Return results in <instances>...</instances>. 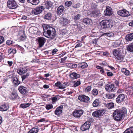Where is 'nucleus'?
Instances as JSON below:
<instances>
[{"mask_svg":"<svg viewBox=\"0 0 133 133\" xmlns=\"http://www.w3.org/2000/svg\"><path fill=\"white\" fill-rule=\"evenodd\" d=\"M106 97L109 99H112L115 97V95L113 94H106L105 96Z\"/></svg>","mask_w":133,"mask_h":133,"instance_id":"4c0bfd02","label":"nucleus"},{"mask_svg":"<svg viewBox=\"0 0 133 133\" xmlns=\"http://www.w3.org/2000/svg\"><path fill=\"white\" fill-rule=\"evenodd\" d=\"M123 133H133V127H131L126 130Z\"/></svg>","mask_w":133,"mask_h":133,"instance_id":"c9c22d12","label":"nucleus"},{"mask_svg":"<svg viewBox=\"0 0 133 133\" xmlns=\"http://www.w3.org/2000/svg\"><path fill=\"white\" fill-rule=\"evenodd\" d=\"M105 88V90L109 92L114 91L116 88L114 84H107Z\"/></svg>","mask_w":133,"mask_h":133,"instance_id":"6e6552de","label":"nucleus"},{"mask_svg":"<svg viewBox=\"0 0 133 133\" xmlns=\"http://www.w3.org/2000/svg\"><path fill=\"white\" fill-rule=\"evenodd\" d=\"M13 83L15 85H16L17 84V77H14L12 80Z\"/></svg>","mask_w":133,"mask_h":133,"instance_id":"603ef678","label":"nucleus"},{"mask_svg":"<svg viewBox=\"0 0 133 133\" xmlns=\"http://www.w3.org/2000/svg\"><path fill=\"white\" fill-rule=\"evenodd\" d=\"M44 35L51 39H54L56 35V31L55 29L52 27L47 28L45 30L44 29Z\"/></svg>","mask_w":133,"mask_h":133,"instance_id":"f03ea898","label":"nucleus"},{"mask_svg":"<svg viewBox=\"0 0 133 133\" xmlns=\"http://www.w3.org/2000/svg\"><path fill=\"white\" fill-rule=\"evenodd\" d=\"M18 4L20 5H22L25 2V0H18Z\"/></svg>","mask_w":133,"mask_h":133,"instance_id":"6e6d98bb","label":"nucleus"},{"mask_svg":"<svg viewBox=\"0 0 133 133\" xmlns=\"http://www.w3.org/2000/svg\"><path fill=\"white\" fill-rule=\"evenodd\" d=\"M125 96L124 94H120L118 95L116 99V101L118 103H120L124 101Z\"/></svg>","mask_w":133,"mask_h":133,"instance_id":"4468645a","label":"nucleus"},{"mask_svg":"<svg viewBox=\"0 0 133 133\" xmlns=\"http://www.w3.org/2000/svg\"><path fill=\"white\" fill-rule=\"evenodd\" d=\"M58 50L56 49H55L52 51V55H54L55 54L56 52Z\"/></svg>","mask_w":133,"mask_h":133,"instance_id":"0e129e2a","label":"nucleus"},{"mask_svg":"<svg viewBox=\"0 0 133 133\" xmlns=\"http://www.w3.org/2000/svg\"><path fill=\"white\" fill-rule=\"evenodd\" d=\"M52 17V14L50 12H49L45 15L44 18L48 21L51 20Z\"/></svg>","mask_w":133,"mask_h":133,"instance_id":"5701e85b","label":"nucleus"},{"mask_svg":"<svg viewBox=\"0 0 133 133\" xmlns=\"http://www.w3.org/2000/svg\"><path fill=\"white\" fill-rule=\"evenodd\" d=\"M16 93L14 92H12L11 96V99L13 100H14L16 98Z\"/></svg>","mask_w":133,"mask_h":133,"instance_id":"3c124183","label":"nucleus"},{"mask_svg":"<svg viewBox=\"0 0 133 133\" xmlns=\"http://www.w3.org/2000/svg\"><path fill=\"white\" fill-rule=\"evenodd\" d=\"M29 74L27 73L26 75H23L21 76L22 81H23L29 76Z\"/></svg>","mask_w":133,"mask_h":133,"instance_id":"09e8293b","label":"nucleus"},{"mask_svg":"<svg viewBox=\"0 0 133 133\" xmlns=\"http://www.w3.org/2000/svg\"><path fill=\"white\" fill-rule=\"evenodd\" d=\"M104 35H106L109 37H111L114 36V34L112 32L105 33L103 34Z\"/></svg>","mask_w":133,"mask_h":133,"instance_id":"37998d69","label":"nucleus"},{"mask_svg":"<svg viewBox=\"0 0 133 133\" xmlns=\"http://www.w3.org/2000/svg\"><path fill=\"white\" fill-rule=\"evenodd\" d=\"M72 4V2L70 1H67L65 3V5L68 7H69Z\"/></svg>","mask_w":133,"mask_h":133,"instance_id":"8fccbe9b","label":"nucleus"},{"mask_svg":"<svg viewBox=\"0 0 133 133\" xmlns=\"http://www.w3.org/2000/svg\"><path fill=\"white\" fill-rule=\"evenodd\" d=\"M26 69L25 68H21L17 71V72L20 75L25 73L26 72Z\"/></svg>","mask_w":133,"mask_h":133,"instance_id":"2f4dec72","label":"nucleus"},{"mask_svg":"<svg viewBox=\"0 0 133 133\" xmlns=\"http://www.w3.org/2000/svg\"><path fill=\"white\" fill-rule=\"evenodd\" d=\"M4 41V38L2 36H0V44L2 43Z\"/></svg>","mask_w":133,"mask_h":133,"instance_id":"052dcab7","label":"nucleus"},{"mask_svg":"<svg viewBox=\"0 0 133 133\" xmlns=\"http://www.w3.org/2000/svg\"><path fill=\"white\" fill-rule=\"evenodd\" d=\"M104 83V81L101 79L99 83V84L101 86H102Z\"/></svg>","mask_w":133,"mask_h":133,"instance_id":"13d9d810","label":"nucleus"},{"mask_svg":"<svg viewBox=\"0 0 133 133\" xmlns=\"http://www.w3.org/2000/svg\"><path fill=\"white\" fill-rule=\"evenodd\" d=\"M18 90L21 94H25L27 93V88L23 86H20L18 88Z\"/></svg>","mask_w":133,"mask_h":133,"instance_id":"f3484780","label":"nucleus"},{"mask_svg":"<svg viewBox=\"0 0 133 133\" xmlns=\"http://www.w3.org/2000/svg\"><path fill=\"white\" fill-rule=\"evenodd\" d=\"M121 51L120 49L118 48L114 50L113 54L116 59L118 60H122L123 59L124 57L121 55Z\"/></svg>","mask_w":133,"mask_h":133,"instance_id":"20e7f679","label":"nucleus"},{"mask_svg":"<svg viewBox=\"0 0 133 133\" xmlns=\"http://www.w3.org/2000/svg\"><path fill=\"white\" fill-rule=\"evenodd\" d=\"M64 10V7L63 5H60L58 8L57 10V13L59 15L62 14Z\"/></svg>","mask_w":133,"mask_h":133,"instance_id":"a211bd4d","label":"nucleus"},{"mask_svg":"<svg viewBox=\"0 0 133 133\" xmlns=\"http://www.w3.org/2000/svg\"><path fill=\"white\" fill-rule=\"evenodd\" d=\"M127 115V109L123 107L121 109H116L113 113L114 119L116 121H119Z\"/></svg>","mask_w":133,"mask_h":133,"instance_id":"f257e3e1","label":"nucleus"},{"mask_svg":"<svg viewBox=\"0 0 133 133\" xmlns=\"http://www.w3.org/2000/svg\"><path fill=\"white\" fill-rule=\"evenodd\" d=\"M44 8L43 6L37 7L32 10V14L35 15L39 14L42 12Z\"/></svg>","mask_w":133,"mask_h":133,"instance_id":"0eeeda50","label":"nucleus"},{"mask_svg":"<svg viewBox=\"0 0 133 133\" xmlns=\"http://www.w3.org/2000/svg\"><path fill=\"white\" fill-rule=\"evenodd\" d=\"M17 30L19 31V32L18 33V35H23L24 34L23 28V27L21 26H18L17 27Z\"/></svg>","mask_w":133,"mask_h":133,"instance_id":"473e14b6","label":"nucleus"},{"mask_svg":"<svg viewBox=\"0 0 133 133\" xmlns=\"http://www.w3.org/2000/svg\"><path fill=\"white\" fill-rule=\"evenodd\" d=\"M81 15L79 14H77L75 16L74 18V19L75 21L79 20L81 18Z\"/></svg>","mask_w":133,"mask_h":133,"instance_id":"c03bdc74","label":"nucleus"},{"mask_svg":"<svg viewBox=\"0 0 133 133\" xmlns=\"http://www.w3.org/2000/svg\"><path fill=\"white\" fill-rule=\"evenodd\" d=\"M91 87L90 86L87 87L85 89V92H88L90 91L91 90Z\"/></svg>","mask_w":133,"mask_h":133,"instance_id":"864d4df0","label":"nucleus"},{"mask_svg":"<svg viewBox=\"0 0 133 133\" xmlns=\"http://www.w3.org/2000/svg\"><path fill=\"white\" fill-rule=\"evenodd\" d=\"M63 108V107L62 105L56 108L55 112V114L57 115H60L62 113Z\"/></svg>","mask_w":133,"mask_h":133,"instance_id":"aec40b11","label":"nucleus"},{"mask_svg":"<svg viewBox=\"0 0 133 133\" xmlns=\"http://www.w3.org/2000/svg\"><path fill=\"white\" fill-rule=\"evenodd\" d=\"M67 58V57H65L64 58H61V61L60 62V63H63L64 61Z\"/></svg>","mask_w":133,"mask_h":133,"instance_id":"680f3d73","label":"nucleus"},{"mask_svg":"<svg viewBox=\"0 0 133 133\" xmlns=\"http://www.w3.org/2000/svg\"><path fill=\"white\" fill-rule=\"evenodd\" d=\"M125 39L128 41H131L133 39V33L127 35L125 37Z\"/></svg>","mask_w":133,"mask_h":133,"instance_id":"4be33fe9","label":"nucleus"},{"mask_svg":"<svg viewBox=\"0 0 133 133\" xmlns=\"http://www.w3.org/2000/svg\"><path fill=\"white\" fill-rule=\"evenodd\" d=\"M16 2L14 0H8V6L11 9H15L17 7Z\"/></svg>","mask_w":133,"mask_h":133,"instance_id":"9d476101","label":"nucleus"},{"mask_svg":"<svg viewBox=\"0 0 133 133\" xmlns=\"http://www.w3.org/2000/svg\"><path fill=\"white\" fill-rule=\"evenodd\" d=\"M46 8L48 9H49L52 6V3L51 2H47L45 4Z\"/></svg>","mask_w":133,"mask_h":133,"instance_id":"f704fd0d","label":"nucleus"},{"mask_svg":"<svg viewBox=\"0 0 133 133\" xmlns=\"http://www.w3.org/2000/svg\"><path fill=\"white\" fill-rule=\"evenodd\" d=\"M82 45V44L81 43H78L75 46V48H76L78 47H81Z\"/></svg>","mask_w":133,"mask_h":133,"instance_id":"774afa93","label":"nucleus"},{"mask_svg":"<svg viewBox=\"0 0 133 133\" xmlns=\"http://www.w3.org/2000/svg\"><path fill=\"white\" fill-rule=\"evenodd\" d=\"M100 103L98 99H96L92 103V105L94 107H98Z\"/></svg>","mask_w":133,"mask_h":133,"instance_id":"c756f323","label":"nucleus"},{"mask_svg":"<svg viewBox=\"0 0 133 133\" xmlns=\"http://www.w3.org/2000/svg\"><path fill=\"white\" fill-rule=\"evenodd\" d=\"M38 42L40 48L42 47L46 42V39L42 37H38L37 38Z\"/></svg>","mask_w":133,"mask_h":133,"instance_id":"ddd939ff","label":"nucleus"},{"mask_svg":"<svg viewBox=\"0 0 133 133\" xmlns=\"http://www.w3.org/2000/svg\"><path fill=\"white\" fill-rule=\"evenodd\" d=\"M97 42V39H95L93 40L92 41L93 43L94 44H96Z\"/></svg>","mask_w":133,"mask_h":133,"instance_id":"69168bd1","label":"nucleus"},{"mask_svg":"<svg viewBox=\"0 0 133 133\" xmlns=\"http://www.w3.org/2000/svg\"><path fill=\"white\" fill-rule=\"evenodd\" d=\"M112 8L108 6L106 7V10L104 12V14L105 16H109L112 14Z\"/></svg>","mask_w":133,"mask_h":133,"instance_id":"dca6fc26","label":"nucleus"},{"mask_svg":"<svg viewBox=\"0 0 133 133\" xmlns=\"http://www.w3.org/2000/svg\"><path fill=\"white\" fill-rule=\"evenodd\" d=\"M57 99V98L56 97H54L52 98V100L53 102L56 101Z\"/></svg>","mask_w":133,"mask_h":133,"instance_id":"338daca9","label":"nucleus"},{"mask_svg":"<svg viewBox=\"0 0 133 133\" xmlns=\"http://www.w3.org/2000/svg\"><path fill=\"white\" fill-rule=\"evenodd\" d=\"M36 28L35 27H31L29 28V30L32 33L34 34L36 32Z\"/></svg>","mask_w":133,"mask_h":133,"instance_id":"58836bf2","label":"nucleus"},{"mask_svg":"<svg viewBox=\"0 0 133 133\" xmlns=\"http://www.w3.org/2000/svg\"><path fill=\"white\" fill-rule=\"evenodd\" d=\"M105 112V109H102L93 112L92 115L93 116L96 117H99L100 116H102Z\"/></svg>","mask_w":133,"mask_h":133,"instance_id":"423d86ee","label":"nucleus"},{"mask_svg":"<svg viewBox=\"0 0 133 133\" xmlns=\"http://www.w3.org/2000/svg\"><path fill=\"white\" fill-rule=\"evenodd\" d=\"M69 76L71 79H74L79 78L80 77V75L78 73L73 72L70 74Z\"/></svg>","mask_w":133,"mask_h":133,"instance_id":"6ab92c4d","label":"nucleus"},{"mask_svg":"<svg viewBox=\"0 0 133 133\" xmlns=\"http://www.w3.org/2000/svg\"><path fill=\"white\" fill-rule=\"evenodd\" d=\"M117 13L119 15L124 17L128 16L130 15L129 12L125 9L120 10Z\"/></svg>","mask_w":133,"mask_h":133,"instance_id":"9b49d317","label":"nucleus"},{"mask_svg":"<svg viewBox=\"0 0 133 133\" xmlns=\"http://www.w3.org/2000/svg\"><path fill=\"white\" fill-rule=\"evenodd\" d=\"M73 7L74 8L77 9L80 7V4H79L78 3L74 5V6H73Z\"/></svg>","mask_w":133,"mask_h":133,"instance_id":"bf43d9fd","label":"nucleus"},{"mask_svg":"<svg viewBox=\"0 0 133 133\" xmlns=\"http://www.w3.org/2000/svg\"><path fill=\"white\" fill-rule=\"evenodd\" d=\"M39 130L37 128H34L31 129L28 133H37Z\"/></svg>","mask_w":133,"mask_h":133,"instance_id":"c85d7f7f","label":"nucleus"},{"mask_svg":"<svg viewBox=\"0 0 133 133\" xmlns=\"http://www.w3.org/2000/svg\"><path fill=\"white\" fill-rule=\"evenodd\" d=\"M8 107L5 104L1 105L0 107V110L2 111H6L8 109Z\"/></svg>","mask_w":133,"mask_h":133,"instance_id":"bb28decb","label":"nucleus"},{"mask_svg":"<svg viewBox=\"0 0 133 133\" xmlns=\"http://www.w3.org/2000/svg\"><path fill=\"white\" fill-rule=\"evenodd\" d=\"M6 30L5 29H2L1 31V34L3 35H5L6 34Z\"/></svg>","mask_w":133,"mask_h":133,"instance_id":"4d7b16f0","label":"nucleus"},{"mask_svg":"<svg viewBox=\"0 0 133 133\" xmlns=\"http://www.w3.org/2000/svg\"><path fill=\"white\" fill-rule=\"evenodd\" d=\"M91 16L94 17H96L101 16V14L97 11H95L92 12L91 14Z\"/></svg>","mask_w":133,"mask_h":133,"instance_id":"393cba45","label":"nucleus"},{"mask_svg":"<svg viewBox=\"0 0 133 133\" xmlns=\"http://www.w3.org/2000/svg\"><path fill=\"white\" fill-rule=\"evenodd\" d=\"M90 123L88 121L86 122L81 127V130L83 131H85L88 130L90 128Z\"/></svg>","mask_w":133,"mask_h":133,"instance_id":"f8f14e48","label":"nucleus"},{"mask_svg":"<svg viewBox=\"0 0 133 133\" xmlns=\"http://www.w3.org/2000/svg\"><path fill=\"white\" fill-rule=\"evenodd\" d=\"M92 93L94 96H96L98 95V91L96 89H93L92 91Z\"/></svg>","mask_w":133,"mask_h":133,"instance_id":"79ce46f5","label":"nucleus"},{"mask_svg":"<svg viewBox=\"0 0 133 133\" xmlns=\"http://www.w3.org/2000/svg\"><path fill=\"white\" fill-rule=\"evenodd\" d=\"M53 105L52 104H47L45 106L46 109L49 110L53 108Z\"/></svg>","mask_w":133,"mask_h":133,"instance_id":"de8ad7c7","label":"nucleus"},{"mask_svg":"<svg viewBox=\"0 0 133 133\" xmlns=\"http://www.w3.org/2000/svg\"><path fill=\"white\" fill-rule=\"evenodd\" d=\"M59 23L62 26H67L70 24V20L67 18L64 17L59 18Z\"/></svg>","mask_w":133,"mask_h":133,"instance_id":"39448f33","label":"nucleus"},{"mask_svg":"<svg viewBox=\"0 0 133 133\" xmlns=\"http://www.w3.org/2000/svg\"><path fill=\"white\" fill-rule=\"evenodd\" d=\"M81 84L80 81H74L73 82V86L75 87H76L79 85Z\"/></svg>","mask_w":133,"mask_h":133,"instance_id":"a19ab883","label":"nucleus"},{"mask_svg":"<svg viewBox=\"0 0 133 133\" xmlns=\"http://www.w3.org/2000/svg\"><path fill=\"white\" fill-rule=\"evenodd\" d=\"M67 65L69 66V67L72 68H76L77 67V64H72L69 63L67 64Z\"/></svg>","mask_w":133,"mask_h":133,"instance_id":"49530a36","label":"nucleus"},{"mask_svg":"<svg viewBox=\"0 0 133 133\" xmlns=\"http://www.w3.org/2000/svg\"><path fill=\"white\" fill-rule=\"evenodd\" d=\"M81 64L82 65L81 66V67L82 69L86 68L88 66L87 64L85 62L82 63Z\"/></svg>","mask_w":133,"mask_h":133,"instance_id":"a18cd8bd","label":"nucleus"},{"mask_svg":"<svg viewBox=\"0 0 133 133\" xmlns=\"http://www.w3.org/2000/svg\"><path fill=\"white\" fill-rule=\"evenodd\" d=\"M127 50L130 52H133V43L130 44L127 48Z\"/></svg>","mask_w":133,"mask_h":133,"instance_id":"cd10ccee","label":"nucleus"},{"mask_svg":"<svg viewBox=\"0 0 133 133\" xmlns=\"http://www.w3.org/2000/svg\"><path fill=\"white\" fill-rule=\"evenodd\" d=\"M30 105V104L29 103L22 104L20 105V107L23 108H25L29 107Z\"/></svg>","mask_w":133,"mask_h":133,"instance_id":"ea45409f","label":"nucleus"},{"mask_svg":"<svg viewBox=\"0 0 133 133\" xmlns=\"http://www.w3.org/2000/svg\"><path fill=\"white\" fill-rule=\"evenodd\" d=\"M100 24L104 28H110L113 26L112 23L110 20H103L101 22Z\"/></svg>","mask_w":133,"mask_h":133,"instance_id":"7ed1b4c3","label":"nucleus"},{"mask_svg":"<svg viewBox=\"0 0 133 133\" xmlns=\"http://www.w3.org/2000/svg\"><path fill=\"white\" fill-rule=\"evenodd\" d=\"M61 82L59 81H58L55 84V85L58 87L59 89L61 86Z\"/></svg>","mask_w":133,"mask_h":133,"instance_id":"5fc2aeb1","label":"nucleus"},{"mask_svg":"<svg viewBox=\"0 0 133 133\" xmlns=\"http://www.w3.org/2000/svg\"><path fill=\"white\" fill-rule=\"evenodd\" d=\"M107 75L109 76H111L113 75V74L112 72H107Z\"/></svg>","mask_w":133,"mask_h":133,"instance_id":"e2e57ef3","label":"nucleus"},{"mask_svg":"<svg viewBox=\"0 0 133 133\" xmlns=\"http://www.w3.org/2000/svg\"><path fill=\"white\" fill-rule=\"evenodd\" d=\"M106 106L108 109H110L114 107V104L113 103H110L107 104Z\"/></svg>","mask_w":133,"mask_h":133,"instance_id":"e433bc0d","label":"nucleus"},{"mask_svg":"<svg viewBox=\"0 0 133 133\" xmlns=\"http://www.w3.org/2000/svg\"><path fill=\"white\" fill-rule=\"evenodd\" d=\"M83 111L80 109L75 110L73 112V115L75 117L79 118L82 115Z\"/></svg>","mask_w":133,"mask_h":133,"instance_id":"1a4fd4ad","label":"nucleus"},{"mask_svg":"<svg viewBox=\"0 0 133 133\" xmlns=\"http://www.w3.org/2000/svg\"><path fill=\"white\" fill-rule=\"evenodd\" d=\"M121 72L124 73L125 75L127 76L129 75L130 73L129 71L124 68H122L121 70Z\"/></svg>","mask_w":133,"mask_h":133,"instance_id":"7c9ffc66","label":"nucleus"},{"mask_svg":"<svg viewBox=\"0 0 133 133\" xmlns=\"http://www.w3.org/2000/svg\"><path fill=\"white\" fill-rule=\"evenodd\" d=\"M83 22L84 24L88 25L91 24L92 23L91 19L88 18L84 19H83Z\"/></svg>","mask_w":133,"mask_h":133,"instance_id":"412c9836","label":"nucleus"},{"mask_svg":"<svg viewBox=\"0 0 133 133\" xmlns=\"http://www.w3.org/2000/svg\"><path fill=\"white\" fill-rule=\"evenodd\" d=\"M27 2L33 5H36L39 2V0H27Z\"/></svg>","mask_w":133,"mask_h":133,"instance_id":"b1692460","label":"nucleus"},{"mask_svg":"<svg viewBox=\"0 0 133 133\" xmlns=\"http://www.w3.org/2000/svg\"><path fill=\"white\" fill-rule=\"evenodd\" d=\"M78 99L81 101L86 103H88L90 99L88 97L84 95H79L78 96Z\"/></svg>","mask_w":133,"mask_h":133,"instance_id":"2eb2a0df","label":"nucleus"},{"mask_svg":"<svg viewBox=\"0 0 133 133\" xmlns=\"http://www.w3.org/2000/svg\"><path fill=\"white\" fill-rule=\"evenodd\" d=\"M69 86L68 83L65 82L63 84H61V86L60 87V89H63L65 88L66 87Z\"/></svg>","mask_w":133,"mask_h":133,"instance_id":"72a5a7b5","label":"nucleus"},{"mask_svg":"<svg viewBox=\"0 0 133 133\" xmlns=\"http://www.w3.org/2000/svg\"><path fill=\"white\" fill-rule=\"evenodd\" d=\"M18 35V41H24L26 38V37L24 35Z\"/></svg>","mask_w":133,"mask_h":133,"instance_id":"a878e982","label":"nucleus"}]
</instances>
